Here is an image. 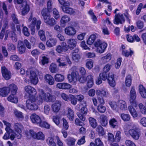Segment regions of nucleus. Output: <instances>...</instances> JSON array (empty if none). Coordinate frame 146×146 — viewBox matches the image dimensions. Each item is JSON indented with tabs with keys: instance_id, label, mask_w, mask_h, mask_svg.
Masks as SVG:
<instances>
[{
	"instance_id": "1",
	"label": "nucleus",
	"mask_w": 146,
	"mask_h": 146,
	"mask_svg": "<svg viewBox=\"0 0 146 146\" xmlns=\"http://www.w3.org/2000/svg\"><path fill=\"white\" fill-rule=\"evenodd\" d=\"M38 96L36 98L31 97L26 101V106L30 110H36L38 108V105L41 104L44 101L53 102L56 99L55 96L50 93L45 92L42 89L38 88Z\"/></svg>"
},
{
	"instance_id": "2",
	"label": "nucleus",
	"mask_w": 146,
	"mask_h": 146,
	"mask_svg": "<svg viewBox=\"0 0 146 146\" xmlns=\"http://www.w3.org/2000/svg\"><path fill=\"white\" fill-rule=\"evenodd\" d=\"M76 69L77 67L76 66L73 67L72 70L73 71L70 74H69L68 75V78L69 82L73 85H76L78 79L82 83L84 82L86 80V78L83 76L80 78L79 74L76 71Z\"/></svg>"
},
{
	"instance_id": "3",
	"label": "nucleus",
	"mask_w": 146,
	"mask_h": 146,
	"mask_svg": "<svg viewBox=\"0 0 146 146\" xmlns=\"http://www.w3.org/2000/svg\"><path fill=\"white\" fill-rule=\"evenodd\" d=\"M41 23V21L40 20H37L36 18L34 17L32 14L31 15L27 22V24L31 28V34L32 35H34L35 33V26L36 29L38 30L40 28Z\"/></svg>"
},
{
	"instance_id": "4",
	"label": "nucleus",
	"mask_w": 146,
	"mask_h": 146,
	"mask_svg": "<svg viewBox=\"0 0 146 146\" xmlns=\"http://www.w3.org/2000/svg\"><path fill=\"white\" fill-rule=\"evenodd\" d=\"M109 104L111 109L116 111L119 110L125 111L127 110V106L125 101L123 100H119L117 102L109 101Z\"/></svg>"
},
{
	"instance_id": "5",
	"label": "nucleus",
	"mask_w": 146,
	"mask_h": 146,
	"mask_svg": "<svg viewBox=\"0 0 146 146\" xmlns=\"http://www.w3.org/2000/svg\"><path fill=\"white\" fill-rule=\"evenodd\" d=\"M58 0L61 5V7L64 12L70 15H72L75 13L74 10L73 8L70 7V3L69 1L65 0Z\"/></svg>"
},
{
	"instance_id": "6",
	"label": "nucleus",
	"mask_w": 146,
	"mask_h": 146,
	"mask_svg": "<svg viewBox=\"0 0 146 146\" xmlns=\"http://www.w3.org/2000/svg\"><path fill=\"white\" fill-rule=\"evenodd\" d=\"M76 109L78 110H80V113H77L78 117L82 121H84L85 120V115H86L87 111L86 105V102H81L77 105Z\"/></svg>"
},
{
	"instance_id": "7",
	"label": "nucleus",
	"mask_w": 146,
	"mask_h": 146,
	"mask_svg": "<svg viewBox=\"0 0 146 146\" xmlns=\"http://www.w3.org/2000/svg\"><path fill=\"white\" fill-rule=\"evenodd\" d=\"M114 75L113 73L109 72L108 77L106 73L104 72L100 74L99 77L102 80L105 81L108 79V83L110 86L114 87L116 85V82L114 77Z\"/></svg>"
},
{
	"instance_id": "8",
	"label": "nucleus",
	"mask_w": 146,
	"mask_h": 146,
	"mask_svg": "<svg viewBox=\"0 0 146 146\" xmlns=\"http://www.w3.org/2000/svg\"><path fill=\"white\" fill-rule=\"evenodd\" d=\"M37 73L38 71L36 70L26 72L27 77L29 78V82H30L31 84L34 85H36L38 82Z\"/></svg>"
},
{
	"instance_id": "9",
	"label": "nucleus",
	"mask_w": 146,
	"mask_h": 146,
	"mask_svg": "<svg viewBox=\"0 0 146 146\" xmlns=\"http://www.w3.org/2000/svg\"><path fill=\"white\" fill-rule=\"evenodd\" d=\"M26 135L28 138L32 137L38 140L44 141L45 139L44 135L42 131L36 133L33 130H30L29 132L26 133Z\"/></svg>"
},
{
	"instance_id": "10",
	"label": "nucleus",
	"mask_w": 146,
	"mask_h": 146,
	"mask_svg": "<svg viewBox=\"0 0 146 146\" xmlns=\"http://www.w3.org/2000/svg\"><path fill=\"white\" fill-rule=\"evenodd\" d=\"M94 45L97 47L96 51L100 53H102L105 51L108 44L100 40H98L95 43Z\"/></svg>"
},
{
	"instance_id": "11",
	"label": "nucleus",
	"mask_w": 146,
	"mask_h": 146,
	"mask_svg": "<svg viewBox=\"0 0 146 146\" xmlns=\"http://www.w3.org/2000/svg\"><path fill=\"white\" fill-rule=\"evenodd\" d=\"M14 131H15L16 133L15 132L14 134L15 137L18 139H20L22 137L21 133L23 128V126L22 124L19 123H15L13 126Z\"/></svg>"
},
{
	"instance_id": "12",
	"label": "nucleus",
	"mask_w": 146,
	"mask_h": 146,
	"mask_svg": "<svg viewBox=\"0 0 146 146\" xmlns=\"http://www.w3.org/2000/svg\"><path fill=\"white\" fill-rule=\"evenodd\" d=\"M24 90L26 94L31 97L35 98L37 92L35 89L30 86H27L25 87Z\"/></svg>"
},
{
	"instance_id": "13",
	"label": "nucleus",
	"mask_w": 146,
	"mask_h": 146,
	"mask_svg": "<svg viewBox=\"0 0 146 146\" xmlns=\"http://www.w3.org/2000/svg\"><path fill=\"white\" fill-rule=\"evenodd\" d=\"M57 62L60 67H63L66 66L67 63L69 64L71 63V62L68 57H61L57 60Z\"/></svg>"
},
{
	"instance_id": "14",
	"label": "nucleus",
	"mask_w": 146,
	"mask_h": 146,
	"mask_svg": "<svg viewBox=\"0 0 146 146\" xmlns=\"http://www.w3.org/2000/svg\"><path fill=\"white\" fill-rule=\"evenodd\" d=\"M136 96L137 95L134 88L132 87L130 93L129 101L132 105L135 106H136L137 104L135 100Z\"/></svg>"
},
{
	"instance_id": "15",
	"label": "nucleus",
	"mask_w": 146,
	"mask_h": 146,
	"mask_svg": "<svg viewBox=\"0 0 146 146\" xmlns=\"http://www.w3.org/2000/svg\"><path fill=\"white\" fill-rule=\"evenodd\" d=\"M96 94L98 96L102 97L108 98L110 95L108 91L105 88H103L101 90H96Z\"/></svg>"
},
{
	"instance_id": "16",
	"label": "nucleus",
	"mask_w": 146,
	"mask_h": 146,
	"mask_svg": "<svg viewBox=\"0 0 146 146\" xmlns=\"http://www.w3.org/2000/svg\"><path fill=\"white\" fill-rule=\"evenodd\" d=\"M129 133L132 138L136 140L139 139L141 135L140 131L137 128L130 129Z\"/></svg>"
},
{
	"instance_id": "17",
	"label": "nucleus",
	"mask_w": 146,
	"mask_h": 146,
	"mask_svg": "<svg viewBox=\"0 0 146 146\" xmlns=\"http://www.w3.org/2000/svg\"><path fill=\"white\" fill-rule=\"evenodd\" d=\"M13 31H11L10 30H7L6 32V33L5 35V38H4V40H6L8 37V35L11 37L12 38V40L14 42H16L17 41V36L16 35L15 33L13 31H15V26L13 28H12Z\"/></svg>"
},
{
	"instance_id": "18",
	"label": "nucleus",
	"mask_w": 146,
	"mask_h": 146,
	"mask_svg": "<svg viewBox=\"0 0 146 146\" xmlns=\"http://www.w3.org/2000/svg\"><path fill=\"white\" fill-rule=\"evenodd\" d=\"M68 49L66 43L62 42L61 45H59L56 46L55 50L58 53L61 54L66 51Z\"/></svg>"
},
{
	"instance_id": "19",
	"label": "nucleus",
	"mask_w": 146,
	"mask_h": 146,
	"mask_svg": "<svg viewBox=\"0 0 146 146\" xmlns=\"http://www.w3.org/2000/svg\"><path fill=\"white\" fill-rule=\"evenodd\" d=\"M41 14L43 17L44 22L46 23L51 17L49 11L46 8H43L41 12Z\"/></svg>"
},
{
	"instance_id": "20",
	"label": "nucleus",
	"mask_w": 146,
	"mask_h": 146,
	"mask_svg": "<svg viewBox=\"0 0 146 146\" xmlns=\"http://www.w3.org/2000/svg\"><path fill=\"white\" fill-rule=\"evenodd\" d=\"M125 19L123 15L121 14L118 13L116 14L115 16L114 23L116 24H122L124 23Z\"/></svg>"
},
{
	"instance_id": "21",
	"label": "nucleus",
	"mask_w": 146,
	"mask_h": 146,
	"mask_svg": "<svg viewBox=\"0 0 146 146\" xmlns=\"http://www.w3.org/2000/svg\"><path fill=\"white\" fill-rule=\"evenodd\" d=\"M61 106L60 101L58 100L56 101L51 105L52 111L54 113H58L60 109Z\"/></svg>"
},
{
	"instance_id": "22",
	"label": "nucleus",
	"mask_w": 146,
	"mask_h": 146,
	"mask_svg": "<svg viewBox=\"0 0 146 146\" xmlns=\"http://www.w3.org/2000/svg\"><path fill=\"white\" fill-rule=\"evenodd\" d=\"M30 118L33 123L36 124L38 125L42 120L41 118L35 113L31 114Z\"/></svg>"
},
{
	"instance_id": "23",
	"label": "nucleus",
	"mask_w": 146,
	"mask_h": 146,
	"mask_svg": "<svg viewBox=\"0 0 146 146\" xmlns=\"http://www.w3.org/2000/svg\"><path fill=\"white\" fill-rule=\"evenodd\" d=\"M1 72L3 77L6 80L10 79L11 77V73L5 66H2L1 68Z\"/></svg>"
},
{
	"instance_id": "24",
	"label": "nucleus",
	"mask_w": 146,
	"mask_h": 146,
	"mask_svg": "<svg viewBox=\"0 0 146 146\" xmlns=\"http://www.w3.org/2000/svg\"><path fill=\"white\" fill-rule=\"evenodd\" d=\"M68 44L67 46L70 49L73 50L77 44V40L73 38H70L67 39L66 41Z\"/></svg>"
},
{
	"instance_id": "25",
	"label": "nucleus",
	"mask_w": 146,
	"mask_h": 146,
	"mask_svg": "<svg viewBox=\"0 0 146 146\" xmlns=\"http://www.w3.org/2000/svg\"><path fill=\"white\" fill-rule=\"evenodd\" d=\"M64 31L66 34L70 36H74L76 33L75 29L71 26L66 27L64 29Z\"/></svg>"
},
{
	"instance_id": "26",
	"label": "nucleus",
	"mask_w": 146,
	"mask_h": 146,
	"mask_svg": "<svg viewBox=\"0 0 146 146\" xmlns=\"http://www.w3.org/2000/svg\"><path fill=\"white\" fill-rule=\"evenodd\" d=\"M14 133V131H6L3 137V139L6 140L10 139L11 140H13L15 137Z\"/></svg>"
},
{
	"instance_id": "27",
	"label": "nucleus",
	"mask_w": 146,
	"mask_h": 146,
	"mask_svg": "<svg viewBox=\"0 0 146 146\" xmlns=\"http://www.w3.org/2000/svg\"><path fill=\"white\" fill-rule=\"evenodd\" d=\"M22 15H24L27 14L29 11L30 8L29 5L26 2H23L22 7L21 8Z\"/></svg>"
},
{
	"instance_id": "28",
	"label": "nucleus",
	"mask_w": 146,
	"mask_h": 146,
	"mask_svg": "<svg viewBox=\"0 0 146 146\" xmlns=\"http://www.w3.org/2000/svg\"><path fill=\"white\" fill-rule=\"evenodd\" d=\"M79 51L78 48H75L72 52V59L76 62L78 61L80 58V55L78 53Z\"/></svg>"
},
{
	"instance_id": "29",
	"label": "nucleus",
	"mask_w": 146,
	"mask_h": 146,
	"mask_svg": "<svg viewBox=\"0 0 146 146\" xmlns=\"http://www.w3.org/2000/svg\"><path fill=\"white\" fill-rule=\"evenodd\" d=\"M44 79L45 82L49 85H53L54 83V80L53 78L50 74H47L45 75Z\"/></svg>"
},
{
	"instance_id": "30",
	"label": "nucleus",
	"mask_w": 146,
	"mask_h": 146,
	"mask_svg": "<svg viewBox=\"0 0 146 146\" xmlns=\"http://www.w3.org/2000/svg\"><path fill=\"white\" fill-rule=\"evenodd\" d=\"M7 88L9 94L11 92L12 94H16L18 88L15 84H10Z\"/></svg>"
},
{
	"instance_id": "31",
	"label": "nucleus",
	"mask_w": 146,
	"mask_h": 146,
	"mask_svg": "<svg viewBox=\"0 0 146 146\" xmlns=\"http://www.w3.org/2000/svg\"><path fill=\"white\" fill-rule=\"evenodd\" d=\"M71 85L66 83H58L56 85V87L60 89H68L71 88Z\"/></svg>"
},
{
	"instance_id": "32",
	"label": "nucleus",
	"mask_w": 146,
	"mask_h": 146,
	"mask_svg": "<svg viewBox=\"0 0 146 146\" xmlns=\"http://www.w3.org/2000/svg\"><path fill=\"white\" fill-rule=\"evenodd\" d=\"M86 80L87 81V86L89 88L92 87L94 84L93 74H92L88 76L86 78Z\"/></svg>"
},
{
	"instance_id": "33",
	"label": "nucleus",
	"mask_w": 146,
	"mask_h": 146,
	"mask_svg": "<svg viewBox=\"0 0 146 146\" xmlns=\"http://www.w3.org/2000/svg\"><path fill=\"white\" fill-rule=\"evenodd\" d=\"M70 20V19L69 17L64 15L62 16L60 21V23L61 26L64 27L66 26V24L68 23Z\"/></svg>"
},
{
	"instance_id": "34",
	"label": "nucleus",
	"mask_w": 146,
	"mask_h": 146,
	"mask_svg": "<svg viewBox=\"0 0 146 146\" xmlns=\"http://www.w3.org/2000/svg\"><path fill=\"white\" fill-rule=\"evenodd\" d=\"M17 49L20 54H22L25 51L26 48L24 46L23 42L21 41H19L17 45Z\"/></svg>"
},
{
	"instance_id": "35",
	"label": "nucleus",
	"mask_w": 146,
	"mask_h": 146,
	"mask_svg": "<svg viewBox=\"0 0 146 146\" xmlns=\"http://www.w3.org/2000/svg\"><path fill=\"white\" fill-rule=\"evenodd\" d=\"M110 127L113 128H116L118 127V122L114 118H111L109 121Z\"/></svg>"
},
{
	"instance_id": "36",
	"label": "nucleus",
	"mask_w": 146,
	"mask_h": 146,
	"mask_svg": "<svg viewBox=\"0 0 146 146\" xmlns=\"http://www.w3.org/2000/svg\"><path fill=\"white\" fill-rule=\"evenodd\" d=\"M100 121L102 126H106L108 123L107 117L104 115H101L100 117Z\"/></svg>"
},
{
	"instance_id": "37",
	"label": "nucleus",
	"mask_w": 146,
	"mask_h": 146,
	"mask_svg": "<svg viewBox=\"0 0 146 146\" xmlns=\"http://www.w3.org/2000/svg\"><path fill=\"white\" fill-rule=\"evenodd\" d=\"M67 113L66 114L67 117L70 121H73L74 119V115L73 110L69 107L67 108Z\"/></svg>"
},
{
	"instance_id": "38",
	"label": "nucleus",
	"mask_w": 146,
	"mask_h": 146,
	"mask_svg": "<svg viewBox=\"0 0 146 146\" xmlns=\"http://www.w3.org/2000/svg\"><path fill=\"white\" fill-rule=\"evenodd\" d=\"M98 35L96 34L91 35L87 40V44L88 45H92L98 37Z\"/></svg>"
},
{
	"instance_id": "39",
	"label": "nucleus",
	"mask_w": 146,
	"mask_h": 146,
	"mask_svg": "<svg viewBox=\"0 0 146 146\" xmlns=\"http://www.w3.org/2000/svg\"><path fill=\"white\" fill-rule=\"evenodd\" d=\"M56 40L51 37L49 38L46 42V45L49 47H51L56 45Z\"/></svg>"
},
{
	"instance_id": "40",
	"label": "nucleus",
	"mask_w": 146,
	"mask_h": 146,
	"mask_svg": "<svg viewBox=\"0 0 146 146\" xmlns=\"http://www.w3.org/2000/svg\"><path fill=\"white\" fill-rule=\"evenodd\" d=\"M7 87L0 88V96L2 97L7 96L9 94Z\"/></svg>"
},
{
	"instance_id": "41",
	"label": "nucleus",
	"mask_w": 146,
	"mask_h": 146,
	"mask_svg": "<svg viewBox=\"0 0 146 146\" xmlns=\"http://www.w3.org/2000/svg\"><path fill=\"white\" fill-rule=\"evenodd\" d=\"M15 94H12L9 96L7 98V100L14 103H17L18 102V98L15 95Z\"/></svg>"
},
{
	"instance_id": "42",
	"label": "nucleus",
	"mask_w": 146,
	"mask_h": 146,
	"mask_svg": "<svg viewBox=\"0 0 146 146\" xmlns=\"http://www.w3.org/2000/svg\"><path fill=\"white\" fill-rule=\"evenodd\" d=\"M139 91L141 97L144 98H146V89L142 85L139 86Z\"/></svg>"
},
{
	"instance_id": "43",
	"label": "nucleus",
	"mask_w": 146,
	"mask_h": 146,
	"mask_svg": "<svg viewBox=\"0 0 146 146\" xmlns=\"http://www.w3.org/2000/svg\"><path fill=\"white\" fill-rule=\"evenodd\" d=\"M111 58V54L110 53H108L106 55L102 57L101 59L102 62L104 63L108 62Z\"/></svg>"
},
{
	"instance_id": "44",
	"label": "nucleus",
	"mask_w": 146,
	"mask_h": 146,
	"mask_svg": "<svg viewBox=\"0 0 146 146\" xmlns=\"http://www.w3.org/2000/svg\"><path fill=\"white\" fill-rule=\"evenodd\" d=\"M132 78L131 75L130 74L127 76L125 78V84L127 87H130L131 84Z\"/></svg>"
},
{
	"instance_id": "45",
	"label": "nucleus",
	"mask_w": 146,
	"mask_h": 146,
	"mask_svg": "<svg viewBox=\"0 0 146 146\" xmlns=\"http://www.w3.org/2000/svg\"><path fill=\"white\" fill-rule=\"evenodd\" d=\"M3 122L4 125L6 126L5 129L6 131H14L11 128V124L5 120H3Z\"/></svg>"
},
{
	"instance_id": "46",
	"label": "nucleus",
	"mask_w": 146,
	"mask_h": 146,
	"mask_svg": "<svg viewBox=\"0 0 146 146\" xmlns=\"http://www.w3.org/2000/svg\"><path fill=\"white\" fill-rule=\"evenodd\" d=\"M55 80L57 82H63L64 80V76L62 74H57L54 76Z\"/></svg>"
},
{
	"instance_id": "47",
	"label": "nucleus",
	"mask_w": 146,
	"mask_h": 146,
	"mask_svg": "<svg viewBox=\"0 0 146 146\" xmlns=\"http://www.w3.org/2000/svg\"><path fill=\"white\" fill-rule=\"evenodd\" d=\"M120 116L121 119L125 121H129L131 118L130 115L128 114L122 113L121 114Z\"/></svg>"
},
{
	"instance_id": "48",
	"label": "nucleus",
	"mask_w": 146,
	"mask_h": 146,
	"mask_svg": "<svg viewBox=\"0 0 146 146\" xmlns=\"http://www.w3.org/2000/svg\"><path fill=\"white\" fill-rule=\"evenodd\" d=\"M49 69L52 73H56L58 71L57 66L54 63H52L50 65L49 67Z\"/></svg>"
},
{
	"instance_id": "49",
	"label": "nucleus",
	"mask_w": 146,
	"mask_h": 146,
	"mask_svg": "<svg viewBox=\"0 0 146 146\" xmlns=\"http://www.w3.org/2000/svg\"><path fill=\"white\" fill-rule=\"evenodd\" d=\"M49 59L45 56H42L40 57L39 63L40 64L44 65L48 62Z\"/></svg>"
},
{
	"instance_id": "50",
	"label": "nucleus",
	"mask_w": 146,
	"mask_h": 146,
	"mask_svg": "<svg viewBox=\"0 0 146 146\" xmlns=\"http://www.w3.org/2000/svg\"><path fill=\"white\" fill-rule=\"evenodd\" d=\"M75 141V139L72 137L68 138L66 140V143L68 146H74Z\"/></svg>"
},
{
	"instance_id": "51",
	"label": "nucleus",
	"mask_w": 146,
	"mask_h": 146,
	"mask_svg": "<svg viewBox=\"0 0 146 146\" xmlns=\"http://www.w3.org/2000/svg\"><path fill=\"white\" fill-rule=\"evenodd\" d=\"M88 14L90 15L91 19L94 23H96L98 21L97 18L94 15L92 10H90L88 12Z\"/></svg>"
},
{
	"instance_id": "52",
	"label": "nucleus",
	"mask_w": 146,
	"mask_h": 146,
	"mask_svg": "<svg viewBox=\"0 0 146 146\" xmlns=\"http://www.w3.org/2000/svg\"><path fill=\"white\" fill-rule=\"evenodd\" d=\"M46 142L49 146H56V143L52 137H48L46 140Z\"/></svg>"
},
{
	"instance_id": "53",
	"label": "nucleus",
	"mask_w": 146,
	"mask_h": 146,
	"mask_svg": "<svg viewBox=\"0 0 146 146\" xmlns=\"http://www.w3.org/2000/svg\"><path fill=\"white\" fill-rule=\"evenodd\" d=\"M43 113L46 115H48L51 111V108L50 105L45 104L44 106Z\"/></svg>"
},
{
	"instance_id": "54",
	"label": "nucleus",
	"mask_w": 146,
	"mask_h": 146,
	"mask_svg": "<svg viewBox=\"0 0 146 146\" xmlns=\"http://www.w3.org/2000/svg\"><path fill=\"white\" fill-rule=\"evenodd\" d=\"M90 123L91 126L94 128H95L97 125L96 120L94 118L90 117L89 119Z\"/></svg>"
},
{
	"instance_id": "55",
	"label": "nucleus",
	"mask_w": 146,
	"mask_h": 146,
	"mask_svg": "<svg viewBox=\"0 0 146 146\" xmlns=\"http://www.w3.org/2000/svg\"><path fill=\"white\" fill-rule=\"evenodd\" d=\"M13 113L15 116L19 119H22L24 118L23 113L15 109Z\"/></svg>"
},
{
	"instance_id": "56",
	"label": "nucleus",
	"mask_w": 146,
	"mask_h": 146,
	"mask_svg": "<svg viewBox=\"0 0 146 146\" xmlns=\"http://www.w3.org/2000/svg\"><path fill=\"white\" fill-rule=\"evenodd\" d=\"M121 132L119 131H116L115 138V142H118L120 141L121 138Z\"/></svg>"
},
{
	"instance_id": "57",
	"label": "nucleus",
	"mask_w": 146,
	"mask_h": 146,
	"mask_svg": "<svg viewBox=\"0 0 146 146\" xmlns=\"http://www.w3.org/2000/svg\"><path fill=\"white\" fill-rule=\"evenodd\" d=\"M96 131L98 132L99 136H102L105 134V131L103 128L101 126H98L96 129Z\"/></svg>"
},
{
	"instance_id": "58",
	"label": "nucleus",
	"mask_w": 146,
	"mask_h": 146,
	"mask_svg": "<svg viewBox=\"0 0 146 146\" xmlns=\"http://www.w3.org/2000/svg\"><path fill=\"white\" fill-rule=\"evenodd\" d=\"M40 124L38 125L39 126L46 129H49L50 126V124L45 121L42 120Z\"/></svg>"
},
{
	"instance_id": "59",
	"label": "nucleus",
	"mask_w": 146,
	"mask_h": 146,
	"mask_svg": "<svg viewBox=\"0 0 146 146\" xmlns=\"http://www.w3.org/2000/svg\"><path fill=\"white\" fill-rule=\"evenodd\" d=\"M60 117L58 115L54 116L52 117L53 121L58 126H59L60 124Z\"/></svg>"
},
{
	"instance_id": "60",
	"label": "nucleus",
	"mask_w": 146,
	"mask_h": 146,
	"mask_svg": "<svg viewBox=\"0 0 146 146\" xmlns=\"http://www.w3.org/2000/svg\"><path fill=\"white\" fill-rule=\"evenodd\" d=\"M53 16L56 19H58L60 18V15L58 11L54 8L52 10Z\"/></svg>"
},
{
	"instance_id": "61",
	"label": "nucleus",
	"mask_w": 146,
	"mask_h": 146,
	"mask_svg": "<svg viewBox=\"0 0 146 146\" xmlns=\"http://www.w3.org/2000/svg\"><path fill=\"white\" fill-rule=\"evenodd\" d=\"M56 23V22L55 19L52 17H50L49 19L46 23V25L51 26H53Z\"/></svg>"
},
{
	"instance_id": "62",
	"label": "nucleus",
	"mask_w": 146,
	"mask_h": 146,
	"mask_svg": "<svg viewBox=\"0 0 146 146\" xmlns=\"http://www.w3.org/2000/svg\"><path fill=\"white\" fill-rule=\"evenodd\" d=\"M133 53V51L131 50H130L129 52L126 50H122V55L126 57H127L129 56H131Z\"/></svg>"
},
{
	"instance_id": "63",
	"label": "nucleus",
	"mask_w": 146,
	"mask_h": 146,
	"mask_svg": "<svg viewBox=\"0 0 146 146\" xmlns=\"http://www.w3.org/2000/svg\"><path fill=\"white\" fill-rule=\"evenodd\" d=\"M93 61L92 60L89 59L87 61L86 66L87 68L89 70H90L93 67Z\"/></svg>"
},
{
	"instance_id": "64",
	"label": "nucleus",
	"mask_w": 146,
	"mask_h": 146,
	"mask_svg": "<svg viewBox=\"0 0 146 146\" xmlns=\"http://www.w3.org/2000/svg\"><path fill=\"white\" fill-rule=\"evenodd\" d=\"M97 110L101 113H104L106 110V107L102 104H100L97 107Z\"/></svg>"
}]
</instances>
